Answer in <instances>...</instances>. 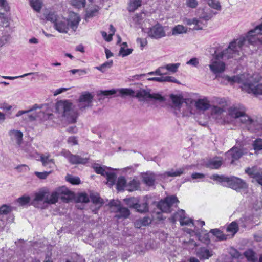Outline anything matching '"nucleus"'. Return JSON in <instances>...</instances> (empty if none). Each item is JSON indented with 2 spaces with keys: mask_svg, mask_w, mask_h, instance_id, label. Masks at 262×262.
I'll use <instances>...</instances> for the list:
<instances>
[{
  "mask_svg": "<svg viewBox=\"0 0 262 262\" xmlns=\"http://www.w3.org/2000/svg\"><path fill=\"white\" fill-rule=\"evenodd\" d=\"M40 160L42 165L45 167H49V168H53L54 166V160L50 159L49 156L41 155L40 156Z\"/></svg>",
  "mask_w": 262,
  "mask_h": 262,
  "instance_id": "nucleus-31",
  "label": "nucleus"
},
{
  "mask_svg": "<svg viewBox=\"0 0 262 262\" xmlns=\"http://www.w3.org/2000/svg\"><path fill=\"white\" fill-rule=\"evenodd\" d=\"M254 149L256 152L262 150V139H258L255 140L253 143Z\"/></svg>",
  "mask_w": 262,
  "mask_h": 262,
  "instance_id": "nucleus-46",
  "label": "nucleus"
},
{
  "mask_svg": "<svg viewBox=\"0 0 262 262\" xmlns=\"http://www.w3.org/2000/svg\"><path fill=\"white\" fill-rule=\"evenodd\" d=\"M222 164V160L216 158L210 160L208 164V167L212 169H218Z\"/></svg>",
  "mask_w": 262,
  "mask_h": 262,
  "instance_id": "nucleus-33",
  "label": "nucleus"
},
{
  "mask_svg": "<svg viewBox=\"0 0 262 262\" xmlns=\"http://www.w3.org/2000/svg\"><path fill=\"white\" fill-rule=\"evenodd\" d=\"M151 90L149 89H140L135 91L134 97L137 98L139 101H146L148 99L157 100L160 102L163 101L164 98L160 94L158 93L151 94Z\"/></svg>",
  "mask_w": 262,
  "mask_h": 262,
  "instance_id": "nucleus-10",
  "label": "nucleus"
},
{
  "mask_svg": "<svg viewBox=\"0 0 262 262\" xmlns=\"http://www.w3.org/2000/svg\"><path fill=\"white\" fill-rule=\"evenodd\" d=\"M243 154V149L237 147H233L226 154V156L231 159L232 163L234 160L239 159Z\"/></svg>",
  "mask_w": 262,
  "mask_h": 262,
  "instance_id": "nucleus-20",
  "label": "nucleus"
},
{
  "mask_svg": "<svg viewBox=\"0 0 262 262\" xmlns=\"http://www.w3.org/2000/svg\"><path fill=\"white\" fill-rule=\"evenodd\" d=\"M68 143L71 145L78 144V140L76 137L71 136L68 139Z\"/></svg>",
  "mask_w": 262,
  "mask_h": 262,
  "instance_id": "nucleus-61",
  "label": "nucleus"
},
{
  "mask_svg": "<svg viewBox=\"0 0 262 262\" xmlns=\"http://www.w3.org/2000/svg\"><path fill=\"white\" fill-rule=\"evenodd\" d=\"M262 24L257 26L254 29L249 31L247 35L244 37L236 39L230 43H233L234 47H232L234 50V53L238 56L245 46L248 44L254 45L259 42L262 44Z\"/></svg>",
  "mask_w": 262,
  "mask_h": 262,
  "instance_id": "nucleus-5",
  "label": "nucleus"
},
{
  "mask_svg": "<svg viewBox=\"0 0 262 262\" xmlns=\"http://www.w3.org/2000/svg\"><path fill=\"white\" fill-rule=\"evenodd\" d=\"M163 68H161V67H159L158 69H157L155 71L150 72L147 73V75H159L162 76L163 73Z\"/></svg>",
  "mask_w": 262,
  "mask_h": 262,
  "instance_id": "nucleus-56",
  "label": "nucleus"
},
{
  "mask_svg": "<svg viewBox=\"0 0 262 262\" xmlns=\"http://www.w3.org/2000/svg\"><path fill=\"white\" fill-rule=\"evenodd\" d=\"M35 115L36 116V119H38L42 121L52 119L53 116V114L45 113L42 111H39L37 112H35Z\"/></svg>",
  "mask_w": 262,
  "mask_h": 262,
  "instance_id": "nucleus-28",
  "label": "nucleus"
},
{
  "mask_svg": "<svg viewBox=\"0 0 262 262\" xmlns=\"http://www.w3.org/2000/svg\"><path fill=\"white\" fill-rule=\"evenodd\" d=\"M117 92H119V95L124 97L125 96H130L134 97L135 91L129 88H121L118 89H112L110 90L100 91H99V97L101 95L109 96L115 94ZM100 97H99V100Z\"/></svg>",
  "mask_w": 262,
  "mask_h": 262,
  "instance_id": "nucleus-12",
  "label": "nucleus"
},
{
  "mask_svg": "<svg viewBox=\"0 0 262 262\" xmlns=\"http://www.w3.org/2000/svg\"><path fill=\"white\" fill-rule=\"evenodd\" d=\"M180 66V63H169L164 66H161V68H163V71L167 70L169 72L174 73L178 71V69Z\"/></svg>",
  "mask_w": 262,
  "mask_h": 262,
  "instance_id": "nucleus-34",
  "label": "nucleus"
},
{
  "mask_svg": "<svg viewBox=\"0 0 262 262\" xmlns=\"http://www.w3.org/2000/svg\"><path fill=\"white\" fill-rule=\"evenodd\" d=\"M30 201V198L29 196H22L17 199V202L21 206L25 205Z\"/></svg>",
  "mask_w": 262,
  "mask_h": 262,
  "instance_id": "nucleus-51",
  "label": "nucleus"
},
{
  "mask_svg": "<svg viewBox=\"0 0 262 262\" xmlns=\"http://www.w3.org/2000/svg\"><path fill=\"white\" fill-rule=\"evenodd\" d=\"M67 181L72 184H78L80 183V180L78 177H73L70 175H68L66 177Z\"/></svg>",
  "mask_w": 262,
  "mask_h": 262,
  "instance_id": "nucleus-48",
  "label": "nucleus"
},
{
  "mask_svg": "<svg viewBox=\"0 0 262 262\" xmlns=\"http://www.w3.org/2000/svg\"><path fill=\"white\" fill-rule=\"evenodd\" d=\"M141 5V0H130L128 10L130 12H134Z\"/></svg>",
  "mask_w": 262,
  "mask_h": 262,
  "instance_id": "nucleus-37",
  "label": "nucleus"
},
{
  "mask_svg": "<svg viewBox=\"0 0 262 262\" xmlns=\"http://www.w3.org/2000/svg\"><path fill=\"white\" fill-rule=\"evenodd\" d=\"M196 255L200 259H208L213 255V252L206 247H200L197 249Z\"/></svg>",
  "mask_w": 262,
  "mask_h": 262,
  "instance_id": "nucleus-21",
  "label": "nucleus"
},
{
  "mask_svg": "<svg viewBox=\"0 0 262 262\" xmlns=\"http://www.w3.org/2000/svg\"><path fill=\"white\" fill-rule=\"evenodd\" d=\"M70 72H71L73 74L77 73L79 76L85 75L88 73L86 70L85 69H73L71 70L70 71Z\"/></svg>",
  "mask_w": 262,
  "mask_h": 262,
  "instance_id": "nucleus-53",
  "label": "nucleus"
},
{
  "mask_svg": "<svg viewBox=\"0 0 262 262\" xmlns=\"http://www.w3.org/2000/svg\"><path fill=\"white\" fill-rule=\"evenodd\" d=\"M244 255L248 261H254L256 259L254 252L251 250H248L244 252Z\"/></svg>",
  "mask_w": 262,
  "mask_h": 262,
  "instance_id": "nucleus-42",
  "label": "nucleus"
},
{
  "mask_svg": "<svg viewBox=\"0 0 262 262\" xmlns=\"http://www.w3.org/2000/svg\"><path fill=\"white\" fill-rule=\"evenodd\" d=\"M124 201L128 207L134 209L135 208V205L137 203V200L135 198H126L124 199Z\"/></svg>",
  "mask_w": 262,
  "mask_h": 262,
  "instance_id": "nucleus-43",
  "label": "nucleus"
},
{
  "mask_svg": "<svg viewBox=\"0 0 262 262\" xmlns=\"http://www.w3.org/2000/svg\"><path fill=\"white\" fill-rule=\"evenodd\" d=\"M0 7L3 9L4 11H8L9 7L6 0H0Z\"/></svg>",
  "mask_w": 262,
  "mask_h": 262,
  "instance_id": "nucleus-58",
  "label": "nucleus"
},
{
  "mask_svg": "<svg viewBox=\"0 0 262 262\" xmlns=\"http://www.w3.org/2000/svg\"><path fill=\"white\" fill-rule=\"evenodd\" d=\"M210 232L215 236L219 241H223L227 239V235H225L222 231L218 229H211Z\"/></svg>",
  "mask_w": 262,
  "mask_h": 262,
  "instance_id": "nucleus-36",
  "label": "nucleus"
},
{
  "mask_svg": "<svg viewBox=\"0 0 262 262\" xmlns=\"http://www.w3.org/2000/svg\"><path fill=\"white\" fill-rule=\"evenodd\" d=\"M151 219L148 216L136 220L134 223V226L137 228H140L142 226H146L151 223Z\"/></svg>",
  "mask_w": 262,
  "mask_h": 262,
  "instance_id": "nucleus-27",
  "label": "nucleus"
},
{
  "mask_svg": "<svg viewBox=\"0 0 262 262\" xmlns=\"http://www.w3.org/2000/svg\"><path fill=\"white\" fill-rule=\"evenodd\" d=\"M12 207L10 206L4 204L0 207V215H7L11 212Z\"/></svg>",
  "mask_w": 262,
  "mask_h": 262,
  "instance_id": "nucleus-41",
  "label": "nucleus"
},
{
  "mask_svg": "<svg viewBox=\"0 0 262 262\" xmlns=\"http://www.w3.org/2000/svg\"><path fill=\"white\" fill-rule=\"evenodd\" d=\"M102 35L103 37L104 38L105 40L107 41H110L112 39V34H110L108 36H107V34L106 32L104 31L101 32Z\"/></svg>",
  "mask_w": 262,
  "mask_h": 262,
  "instance_id": "nucleus-64",
  "label": "nucleus"
},
{
  "mask_svg": "<svg viewBox=\"0 0 262 262\" xmlns=\"http://www.w3.org/2000/svg\"><path fill=\"white\" fill-rule=\"evenodd\" d=\"M186 5L188 7L195 8L198 5V3L196 0H186Z\"/></svg>",
  "mask_w": 262,
  "mask_h": 262,
  "instance_id": "nucleus-54",
  "label": "nucleus"
},
{
  "mask_svg": "<svg viewBox=\"0 0 262 262\" xmlns=\"http://www.w3.org/2000/svg\"><path fill=\"white\" fill-rule=\"evenodd\" d=\"M185 217H186V219H185V222H186L187 224H183V226L187 225V226H192V227H194L193 229H185V231L186 232H187L189 234H191L192 233L194 232L195 231H196V232H197L198 230L196 229V226L195 225V224L193 222L192 219L188 217L187 216H186V215H185Z\"/></svg>",
  "mask_w": 262,
  "mask_h": 262,
  "instance_id": "nucleus-32",
  "label": "nucleus"
},
{
  "mask_svg": "<svg viewBox=\"0 0 262 262\" xmlns=\"http://www.w3.org/2000/svg\"><path fill=\"white\" fill-rule=\"evenodd\" d=\"M137 42L140 44V47L142 50L144 47H145L147 43V41L146 39H142L138 38L137 39Z\"/></svg>",
  "mask_w": 262,
  "mask_h": 262,
  "instance_id": "nucleus-62",
  "label": "nucleus"
},
{
  "mask_svg": "<svg viewBox=\"0 0 262 262\" xmlns=\"http://www.w3.org/2000/svg\"><path fill=\"white\" fill-rule=\"evenodd\" d=\"M93 99V96L89 92H84L82 93L78 99V106L81 111L91 106Z\"/></svg>",
  "mask_w": 262,
  "mask_h": 262,
  "instance_id": "nucleus-16",
  "label": "nucleus"
},
{
  "mask_svg": "<svg viewBox=\"0 0 262 262\" xmlns=\"http://www.w3.org/2000/svg\"><path fill=\"white\" fill-rule=\"evenodd\" d=\"M110 205L112 211H115L117 209V206H121L117 201L112 200L110 202Z\"/></svg>",
  "mask_w": 262,
  "mask_h": 262,
  "instance_id": "nucleus-57",
  "label": "nucleus"
},
{
  "mask_svg": "<svg viewBox=\"0 0 262 262\" xmlns=\"http://www.w3.org/2000/svg\"><path fill=\"white\" fill-rule=\"evenodd\" d=\"M30 4L31 7L36 12H39L41 8V4L39 0H30Z\"/></svg>",
  "mask_w": 262,
  "mask_h": 262,
  "instance_id": "nucleus-39",
  "label": "nucleus"
},
{
  "mask_svg": "<svg viewBox=\"0 0 262 262\" xmlns=\"http://www.w3.org/2000/svg\"><path fill=\"white\" fill-rule=\"evenodd\" d=\"M42 106H39L37 104L34 105L31 108L26 111H19L16 115V117H19L23 114V119L26 121H32L36 120V116L35 115V111L37 108H41Z\"/></svg>",
  "mask_w": 262,
  "mask_h": 262,
  "instance_id": "nucleus-18",
  "label": "nucleus"
},
{
  "mask_svg": "<svg viewBox=\"0 0 262 262\" xmlns=\"http://www.w3.org/2000/svg\"><path fill=\"white\" fill-rule=\"evenodd\" d=\"M195 106L198 110L204 112L209 108H210L211 105H210L208 99L207 98H204L197 100L195 102Z\"/></svg>",
  "mask_w": 262,
  "mask_h": 262,
  "instance_id": "nucleus-23",
  "label": "nucleus"
},
{
  "mask_svg": "<svg viewBox=\"0 0 262 262\" xmlns=\"http://www.w3.org/2000/svg\"><path fill=\"white\" fill-rule=\"evenodd\" d=\"M252 216H244L238 220V223L233 221L227 227V231L234 235L238 230V226L246 227L247 225L252 223Z\"/></svg>",
  "mask_w": 262,
  "mask_h": 262,
  "instance_id": "nucleus-11",
  "label": "nucleus"
},
{
  "mask_svg": "<svg viewBox=\"0 0 262 262\" xmlns=\"http://www.w3.org/2000/svg\"><path fill=\"white\" fill-rule=\"evenodd\" d=\"M164 27L159 24L148 29L147 32L148 36L151 38L159 39L166 36Z\"/></svg>",
  "mask_w": 262,
  "mask_h": 262,
  "instance_id": "nucleus-15",
  "label": "nucleus"
},
{
  "mask_svg": "<svg viewBox=\"0 0 262 262\" xmlns=\"http://www.w3.org/2000/svg\"><path fill=\"white\" fill-rule=\"evenodd\" d=\"M170 99L172 102L173 106L176 110L179 111V113L183 116H187L189 113H191L190 107L188 106L186 99L181 96L171 95ZM178 114V113H176Z\"/></svg>",
  "mask_w": 262,
  "mask_h": 262,
  "instance_id": "nucleus-9",
  "label": "nucleus"
},
{
  "mask_svg": "<svg viewBox=\"0 0 262 262\" xmlns=\"http://www.w3.org/2000/svg\"><path fill=\"white\" fill-rule=\"evenodd\" d=\"M210 178L221 183L223 186L230 187L237 191H239L247 187V185L244 180L234 176L228 177L213 174L210 177Z\"/></svg>",
  "mask_w": 262,
  "mask_h": 262,
  "instance_id": "nucleus-7",
  "label": "nucleus"
},
{
  "mask_svg": "<svg viewBox=\"0 0 262 262\" xmlns=\"http://www.w3.org/2000/svg\"><path fill=\"white\" fill-rule=\"evenodd\" d=\"M140 188V182L135 179H133L126 182L125 190L132 192L137 190Z\"/></svg>",
  "mask_w": 262,
  "mask_h": 262,
  "instance_id": "nucleus-26",
  "label": "nucleus"
},
{
  "mask_svg": "<svg viewBox=\"0 0 262 262\" xmlns=\"http://www.w3.org/2000/svg\"><path fill=\"white\" fill-rule=\"evenodd\" d=\"M110 168L106 166H99V174L106 176L107 179V184L109 185H113L116 180V175L112 172H109Z\"/></svg>",
  "mask_w": 262,
  "mask_h": 262,
  "instance_id": "nucleus-19",
  "label": "nucleus"
},
{
  "mask_svg": "<svg viewBox=\"0 0 262 262\" xmlns=\"http://www.w3.org/2000/svg\"><path fill=\"white\" fill-rule=\"evenodd\" d=\"M186 64L193 67H197L199 64V60L197 58L194 57L187 61Z\"/></svg>",
  "mask_w": 262,
  "mask_h": 262,
  "instance_id": "nucleus-52",
  "label": "nucleus"
},
{
  "mask_svg": "<svg viewBox=\"0 0 262 262\" xmlns=\"http://www.w3.org/2000/svg\"><path fill=\"white\" fill-rule=\"evenodd\" d=\"M185 212L184 210L181 209L179 210L178 212L175 213L170 219L171 221L173 223H175L177 221H179L180 225L183 226V224H187L185 222Z\"/></svg>",
  "mask_w": 262,
  "mask_h": 262,
  "instance_id": "nucleus-24",
  "label": "nucleus"
},
{
  "mask_svg": "<svg viewBox=\"0 0 262 262\" xmlns=\"http://www.w3.org/2000/svg\"><path fill=\"white\" fill-rule=\"evenodd\" d=\"M85 0H71L72 5L78 8L84 7L85 5Z\"/></svg>",
  "mask_w": 262,
  "mask_h": 262,
  "instance_id": "nucleus-47",
  "label": "nucleus"
},
{
  "mask_svg": "<svg viewBox=\"0 0 262 262\" xmlns=\"http://www.w3.org/2000/svg\"><path fill=\"white\" fill-rule=\"evenodd\" d=\"M192 167L191 165H185L177 169L171 168L169 170L164 172L159 175L161 180H165L168 177H180L184 174L186 170L190 169Z\"/></svg>",
  "mask_w": 262,
  "mask_h": 262,
  "instance_id": "nucleus-14",
  "label": "nucleus"
},
{
  "mask_svg": "<svg viewBox=\"0 0 262 262\" xmlns=\"http://www.w3.org/2000/svg\"><path fill=\"white\" fill-rule=\"evenodd\" d=\"M10 136L15 138L19 146H20L23 138L22 132H11Z\"/></svg>",
  "mask_w": 262,
  "mask_h": 262,
  "instance_id": "nucleus-40",
  "label": "nucleus"
},
{
  "mask_svg": "<svg viewBox=\"0 0 262 262\" xmlns=\"http://www.w3.org/2000/svg\"><path fill=\"white\" fill-rule=\"evenodd\" d=\"M187 32V28L183 25H178L174 27L171 30V35L173 36L178 35L186 33Z\"/></svg>",
  "mask_w": 262,
  "mask_h": 262,
  "instance_id": "nucleus-30",
  "label": "nucleus"
},
{
  "mask_svg": "<svg viewBox=\"0 0 262 262\" xmlns=\"http://www.w3.org/2000/svg\"><path fill=\"white\" fill-rule=\"evenodd\" d=\"M216 105L210 107V115L216 122L222 124L232 126L230 129L262 130V119L252 117L246 113L245 108L241 105H233L227 108L224 99L218 98Z\"/></svg>",
  "mask_w": 262,
  "mask_h": 262,
  "instance_id": "nucleus-1",
  "label": "nucleus"
},
{
  "mask_svg": "<svg viewBox=\"0 0 262 262\" xmlns=\"http://www.w3.org/2000/svg\"><path fill=\"white\" fill-rule=\"evenodd\" d=\"M179 200L175 196L172 195L167 196L164 200L160 201L158 204V208L163 212L169 213L171 212V207L175 203L177 204Z\"/></svg>",
  "mask_w": 262,
  "mask_h": 262,
  "instance_id": "nucleus-13",
  "label": "nucleus"
},
{
  "mask_svg": "<svg viewBox=\"0 0 262 262\" xmlns=\"http://www.w3.org/2000/svg\"><path fill=\"white\" fill-rule=\"evenodd\" d=\"M73 193L66 187L61 186L57 188L52 192L49 197V190L42 188L34 193V198L31 202V204L38 208H43L48 204H54L60 198L64 202H68L73 198Z\"/></svg>",
  "mask_w": 262,
  "mask_h": 262,
  "instance_id": "nucleus-2",
  "label": "nucleus"
},
{
  "mask_svg": "<svg viewBox=\"0 0 262 262\" xmlns=\"http://www.w3.org/2000/svg\"><path fill=\"white\" fill-rule=\"evenodd\" d=\"M113 66V61L110 60L102 64L99 67V71L104 72L107 69L111 68Z\"/></svg>",
  "mask_w": 262,
  "mask_h": 262,
  "instance_id": "nucleus-49",
  "label": "nucleus"
},
{
  "mask_svg": "<svg viewBox=\"0 0 262 262\" xmlns=\"http://www.w3.org/2000/svg\"><path fill=\"white\" fill-rule=\"evenodd\" d=\"M77 201L82 203H88L89 202L88 195L85 193H79L77 196Z\"/></svg>",
  "mask_w": 262,
  "mask_h": 262,
  "instance_id": "nucleus-44",
  "label": "nucleus"
},
{
  "mask_svg": "<svg viewBox=\"0 0 262 262\" xmlns=\"http://www.w3.org/2000/svg\"><path fill=\"white\" fill-rule=\"evenodd\" d=\"M135 209L140 213L147 212L148 211V204L147 201H145L142 203H138L137 202L136 205H135Z\"/></svg>",
  "mask_w": 262,
  "mask_h": 262,
  "instance_id": "nucleus-35",
  "label": "nucleus"
},
{
  "mask_svg": "<svg viewBox=\"0 0 262 262\" xmlns=\"http://www.w3.org/2000/svg\"><path fill=\"white\" fill-rule=\"evenodd\" d=\"M117 214L115 215V217L117 219L127 218L130 214L129 210L126 207L122 206H117V209L115 211Z\"/></svg>",
  "mask_w": 262,
  "mask_h": 262,
  "instance_id": "nucleus-25",
  "label": "nucleus"
},
{
  "mask_svg": "<svg viewBox=\"0 0 262 262\" xmlns=\"http://www.w3.org/2000/svg\"><path fill=\"white\" fill-rule=\"evenodd\" d=\"M46 18L47 20L54 23L55 29L60 33H67L69 27L75 31L80 21V17L73 12L69 13L68 19L58 16L53 12H50Z\"/></svg>",
  "mask_w": 262,
  "mask_h": 262,
  "instance_id": "nucleus-3",
  "label": "nucleus"
},
{
  "mask_svg": "<svg viewBox=\"0 0 262 262\" xmlns=\"http://www.w3.org/2000/svg\"><path fill=\"white\" fill-rule=\"evenodd\" d=\"M3 15V13L0 12V26H8V22L7 19L4 17L2 15Z\"/></svg>",
  "mask_w": 262,
  "mask_h": 262,
  "instance_id": "nucleus-59",
  "label": "nucleus"
},
{
  "mask_svg": "<svg viewBox=\"0 0 262 262\" xmlns=\"http://www.w3.org/2000/svg\"><path fill=\"white\" fill-rule=\"evenodd\" d=\"M208 5L217 10H221V6L218 0H207Z\"/></svg>",
  "mask_w": 262,
  "mask_h": 262,
  "instance_id": "nucleus-45",
  "label": "nucleus"
},
{
  "mask_svg": "<svg viewBox=\"0 0 262 262\" xmlns=\"http://www.w3.org/2000/svg\"><path fill=\"white\" fill-rule=\"evenodd\" d=\"M72 103L68 100L60 101L56 104V110L59 113H62L69 122L74 123L77 117V113L72 109Z\"/></svg>",
  "mask_w": 262,
  "mask_h": 262,
  "instance_id": "nucleus-8",
  "label": "nucleus"
},
{
  "mask_svg": "<svg viewBox=\"0 0 262 262\" xmlns=\"http://www.w3.org/2000/svg\"><path fill=\"white\" fill-rule=\"evenodd\" d=\"M249 76V74L244 73L242 75L229 77L226 76L225 78L231 84L237 83L242 84V90L246 91L249 93H253L255 95H262V84H258L255 85L260 79L261 77Z\"/></svg>",
  "mask_w": 262,
  "mask_h": 262,
  "instance_id": "nucleus-4",
  "label": "nucleus"
},
{
  "mask_svg": "<svg viewBox=\"0 0 262 262\" xmlns=\"http://www.w3.org/2000/svg\"><path fill=\"white\" fill-rule=\"evenodd\" d=\"M155 179V175L152 173H147L143 176V182L149 186L154 185Z\"/></svg>",
  "mask_w": 262,
  "mask_h": 262,
  "instance_id": "nucleus-29",
  "label": "nucleus"
},
{
  "mask_svg": "<svg viewBox=\"0 0 262 262\" xmlns=\"http://www.w3.org/2000/svg\"><path fill=\"white\" fill-rule=\"evenodd\" d=\"M61 155L67 158L72 164H83L86 163L88 161V158H82L79 156L73 155L69 151L65 149L62 150Z\"/></svg>",
  "mask_w": 262,
  "mask_h": 262,
  "instance_id": "nucleus-17",
  "label": "nucleus"
},
{
  "mask_svg": "<svg viewBox=\"0 0 262 262\" xmlns=\"http://www.w3.org/2000/svg\"><path fill=\"white\" fill-rule=\"evenodd\" d=\"M170 82L172 83H178V81L172 76H163V82Z\"/></svg>",
  "mask_w": 262,
  "mask_h": 262,
  "instance_id": "nucleus-60",
  "label": "nucleus"
},
{
  "mask_svg": "<svg viewBox=\"0 0 262 262\" xmlns=\"http://www.w3.org/2000/svg\"><path fill=\"white\" fill-rule=\"evenodd\" d=\"M51 173V171H44L42 172H35V174L39 178L41 179H46L47 176Z\"/></svg>",
  "mask_w": 262,
  "mask_h": 262,
  "instance_id": "nucleus-55",
  "label": "nucleus"
},
{
  "mask_svg": "<svg viewBox=\"0 0 262 262\" xmlns=\"http://www.w3.org/2000/svg\"><path fill=\"white\" fill-rule=\"evenodd\" d=\"M126 182L124 177H119L116 184L117 190L119 191L125 190Z\"/></svg>",
  "mask_w": 262,
  "mask_h": 262,
  "instance_id": "nucleus-38",
  "label": "nucleus"
},
{
  "mask_svg": "<svg viewBox=\"0 0 262 262\" xmlns=\"http://www.w3.org/2000/svg\"><path fill=\"white\" fill-rule=\"evenodd\" d=\"M185 23L189 26L193 25L194 27L193 29L196 30H202L205 25V24L204 23L200 18H193L192 19L186 18Z\"/></svg>",
  "mask_w": 262,
  "mask_h": 262,
  "instance_id": "nucleus-22",
  "label": "nucleus"
},
{
  "mask_svg": "<svg viewBox=\"0 0 262 262\" xmlns=\"http://www.w3.org/2000/svg\"><path fill=\"white\" fill-rule=\"evenodd\" d=\"M233 43H230L228 47L220 53L215 52L213 55L209 65L210 70L215 74L223 72L225 70V64L224 60L231 58H236L238 55L234 53Z\"/></svg>",
  "mask_w": 262,
  "mask_h": 262,
  "instance_id": "nucleus-6",
  "label": "nucleus"
},
{
  "mask_svg": "<svg viewBox=\"0 0 262 262\" xmlns=\"http://www.w3.org/2000/svg\"><path fill=\"white\" fill-rule=\"evenodd\" d=\"M97 11L96 10L92 11H87L85 14V19L87 20L89 18L93 17L96 13Z\"/></svg>",
  "mask_w": 262,
  "mask_h": 262,
  "instance_id": "nucleus-63",
  "label": "nucleus"
},
{
  "mask_svg": "<svg viewBox=\"0 0 262 262\" xmlns=\"http://www.w3.org/2000/svg\"><path fill=\"white\" fill-rule=\"evenodd\" d=\"M132 51L133 49H126V48H124V47H121L119 54L122 57H125L130 54Z\"/></svg>",
  "mask_w": 262,
  "mask_h": 262,
  "instance_id": "nucleus-50",
  "label": "nucleus"
}]
</instances>
